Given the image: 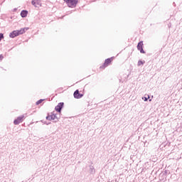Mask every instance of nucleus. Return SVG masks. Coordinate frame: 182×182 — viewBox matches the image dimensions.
I'll use <instances>...</instances> for the list:
<instances>
[{
	"label": "nucleus",
	"instance_id": "f257e3e1",
	"mask_svg": "<svg viewBox=\"0 0 182 182\" xmlns=\"http://www.w3.org/2000/svg\"><path fill=\"white\" fill-rule=\"evenodd\" d=\"M29 29L28 28H21L20 30L14 31L10 33V38H16V36H19V35H23Z\"/></svg>",
	"mask_w": 182,
	"mask_h": 182
},
{
	"label": "nucleus",
	"instance_id": "f03ea898",
	"mask_svg": "<svg viewBox=\"0 0 182 182\" xmlns=\"http://www.w3.org/2000/svg\"><path fill=\"white\" fill-rule=\"evenodd\" d=\"M66 2L69 8H75L76 5H77V2L79 0H64Z\"/></svg>",
	"mask_w": 182,
	"mask_h": 182
},
{
	"label": "nucleus",
	"instance_id": "7ed1b4c3",
	"mask_svg": "<svg viewBox=\"0 0 182 182\" xmlns=\"http://www.w3.org/2000/svg\"><path fill=\"white\" fill-rule=\"evenodd\" d=\"M112 62H113V58L106 59L104 64L100 67V69H101L102 70L106 69V68H107V66L110 65Z\"/></svg>",
	"mask_w": 182,
	"mask_h": 182
},
{
	"label": "nucleus",
	"instance_id": "20e7f679",
	"mask_svg": "<svg viewBox=\"0 0 182 182\" xmlns=\"http://www.w3.org/2000/svg\"><path fill=\"white\" fill-rule=\"evenodd\" d=\"M23 120H25V115H21L14 121V124H15L16 126H18V124L22 123Z\"/></svg>",
	"mask_w": 182,
	"mask_h": 182
},
{
	"label": "nucleus",
	"instance_id": "39448f33",
	"mask_svg": "<svg viewBox=\"0 0 182 182\" xmlns=\"http://www.w3.org/2000/svg\"><path fill=\"white\" fill-rule=\"evenodd\" d=\"M31 4L36 8H41V6H42V2L41 1V0H33L31 1Z\"/></svg>",
	"mask_w": 182,
	"mask_h": 182
},
{
	"label": "nucleus",
	"instance_id": "423d86ee",
	"mask_svg": "<svg viewBox=\"0 0 182 182\" xmlns=\"http://www.w3.org/2000/svg\"><path fill=\"white\" fill-rule=\"evenodd\" d=\"M143 46H144L143 41H140L137 45V49L138 50L140 51L141 53H146L144 50H143Z\"/></svg>",
	"mask_w": 182,
	"mask_h": 182
},
{
	"label": "nucleus",
	"instance_id": "0eeeda50",
	"mask_svg": "<svg viewBox=\"0 0 182 182\" xmlns=\"http://www.w3.org/2000/svg\"><path fill=\"white\" fill-rule=\"evenodd\" d=\"M73 96L75 99H82L83 97V94L79 93V90L75 91Z\"/></svg>",
	"mask_w": 182,
	"mask_h": 182
},
{
	"label": "nucleus",
	"instance_id": "6e6552de",
	"mask_svg": "<svg viewBox=\"0 0 182 182\" xmlns=\"http://www.w3.org/2000/svg\"><path fill=\"white\" fill-rule=\"evenodd\" d=\"M63 107V102H60L58 105L55 107L56 112H58L60 113V111L62 110V108Z\"/></svg>",
	"mask_w": 182,
	"mask_h": 182
},
{
	"label": "nucleus",
	"instance_id": "1a4fd4ad",
	"mask_svg": "<svg viewBox=\"0 0 182 182\" xmlns=\"http://www.w3.org/2000/svg\"><path fill=\"white\" fill-rule=\"evenodd\" d=\"M55 119H56V115L55 114L46 117L47 120H55Z\"/></svg>",
	"mask_w": 182,
	"mask_h": 182
},
{
	"label": "nucleus",
	"instance_id": "9d476101",
	"mask_svg": "<svg viewBox=\"0 0 182 182\" xmlns=\"http://www.w3.org/2000/svg\"><path fill=\"white\" fill-rule=\"evenodd\" d=\"M21 18H26V16H28V11L26 10H23L21 12Z\"/></svg>",
	"mask_w": 182,
	"mask_h": 182
},
{
	"label": "nucleus",
	"instance_id": "9b49d317",
	"mask_svg": "<svg viewBox=\"0 0 182 182\" xmlns=\"http://www.w3.org/2000/svg\"><path fill=\"white\" fill-rule=\"evenodd\" d=\"M146 62L144 60H139L138 61V66H141V65H144Z\"/></svg>",
	"mask_w": 182,
	"mask_h": 182
},
{
	"label": "nucleus",
	"instance_id": "f8f14e48",
	"mask_svg": "<svg viewBox=\"0 0 182 182\" xmlns=\"http://www.w3.org/2000/svg\"><path fill=\"white\" fill-rule=\"evenodd\" d=\"M42 102H43V100H40L36 102V105H41V103H42Z\"/></svg>",
	"mask_w": 182,
	"mask_h": 182
},
{
	"label": "nucleus",
	"instance_id": "ddd939ff",
	"mask_svg": "<svg viewBox=\"0 0 182 182\" xmlns=\"http://www.w3.org/2000/svg\"><path fill=\"white\" fill-rule=\"evenodd\" d=\"M4 39V34L0 33V41H2Z\"/></svg>",
	"mask_w": 182,
	"mask_h": 182
},
{
	"label": "nucleus",
	"instance_id": "4468645a",
	"mask_svg": "<svg viewBox=\"0 0 182 182\" xmlns=\"http://www.w3.org/2000/svg\"><path fill=\"white\" fill-rule=\"evenodd\" d=\"M2 59H4V55H0V60H2Z\"/></svg>",
	"mask_w": 182,
	"mask_h": 182
}]
</instances>
